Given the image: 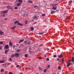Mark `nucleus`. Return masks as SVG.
Instances as JSON below:
<instances>
[{
    "instance_id": "obj_1",
    "label": "nucleus",
    "mask_w": 74,
    "mask_h": 74,
    "mask_svg": "<svg viewBox=\"0 0 74 74\" xmlns=\"http://www.w3.org/2000/svg\"><path fill=\"white\" fill-rule=\"evenodd\" d=\"M58 5V3H55L53 5L52 8L53 10H56L57 9V6L56 5Z\"/></svg>"
},
{
    "instance_id": "obj_2",
    "label": "nucleus",
    "mask_w": 74,
    "mask_h": 74,
    "mask_svg": "<svg viewBox=\"0 0 74 74\" xmlns=\"http://www.w3.org/2000/svg\"><path fill=\"white\" fill-rule=\"evenodd\" d=\"M7 8H8V9H10V10H13L14 9V8H12L10 6H7Z\"/></svg>"
},
{
    "instance_id": "obj_3",
    "label": "nucleus",
    "mask_w": 74,
    "mask_h": 74,
    "mask_svg": "<svg viewBox=\"0 0 74 74\" xmlns=\"http://www.w3.org/2000/svg\"><path fill=\"white\" fill-rule=\"evenodd\" d=\"M71 65V63L69 62H68L67 64L66 65L67 67H69V66H70Z\"/></svg>"
},
{
    "instance_id": "obj_4",
    "label": "nucleus",
    "mask_w": 74,
    "mask_h": 74,
    "mask_svg": "<svg viewBox=\"0 0 74 74\" xmlns=\"http://www.w3.org/2000/svg\"><path fill=\"white\" fill-rule=\"evenodd\" d=\"M58 57L59 58H61L63 57V55H62V54H61L60 55H58Z\"/></svg>"
},
{
    "instance_id": "obj_5",
    "label": "nucleus",
    "mask_w": 74,
    "mask_h": 74,
    "mask_svg": "<svg viewBox=\"0 0 74 74\" xmlns=\"http://www.w3.org/2000/svg\"><path fill=\"white\" fill-rule=\"evenodd\" d=\"M14 55L15 56H19V54L18 53H15Z\"/></svg>"
},
{
    "instance_id": "obj_6",
    "label": "nucleus",
    "mask_w": 74,
    "mask_h": 74,
    "mask_svg": "<svg viewBox=\"0 0 74 74\" xmlns=\"http://www.w3.org/2000/svg\"><path fill=\"white\" fill-rule=\"evenodd\" d=\"M33 19H37V16L36 15H35L33 16Z\"/></svg>"
},
{
    "instance_id": "obj_7",
    "label": "nucleus",
    "mask_w": 74,
    "mask_h": 74,
    "mask_svg": "<svg viewBox=\"0 0 74 74\" xmlns=\"http://www.w3.org/2000/svg\"><path fill=\"white\" fill-rule=\"evenodd\" d=\"M7 12H8V10H5L2 12L3 13H7Z\"/></svg>"
},
{
    "instance_id": "obj_8",
    "label": "nucleus",
    "mask_w": 74,
    "mask_h": 74,
    "mask_svg": "<svg viewBox=\"0 0 74 74\" xmlns=\"http://www.w3.org/2000/svg\"><path fill=\"white\" fill-rule=\"evenodd\" d=\"M5 48H6V49L8 48V47H9L8 45H6L5 46Z\"/></svg>"
},
{
    "instance_id": "obj_9",
    "label": "nucleus",
    "mask_w": 74,
    "mask_h": 74,
    "mask_svg": "<svg viewBox=\"0 0 74 74\" xmlns=\"http://www.w3.org/2000/svg\"><path fill=\"white\" fill-rule=\"evenodd\" d=\"M11 58H14V57H15V54H12L11 56Z\"/></svg>"
},
{
    "instance_id": "obj_10",
    "label": "nucleus",
    "mask_w": 74,
    "mask_h": 74,
    "mask_svg": "<svg viewBox=\"0 0 74 74\" xmlns=\"http://www.w3.org/2000/svg\"><path fill=\"white\" fill-rule=\"evenodd\" d=\"M20 5H21V3H18L17 4V7H19Z\"/></svg>"
},
{
    "instance_id": "obj_11",
    "label": "nucleus",
    "mask_w": 74,
    "mask_h": 74,
    "mask_svg": "<svg viewBox=\"0 0 74 74\" xmlns=\"http://www.w3.org/2000/svg\"><path fill=\"white\" fill-rule=\"evenodd\" d=\"M23 41H24V40L23 39L20 40V41L19 42V43H21V42H22Z\"/></svg>"
},
{
    "instance_id": "obj_12",
    "label": "nucleus",
    "mask_w": 74,
    "mask_h": 74,
    "mask_svg": "<svg viewBox=\"0 0 74 74\" xmlns=\"http://www.w3.org/2000/svg\"><path fill=\"white\" fill-rule=\"evenodd\" d=\"M17 25H20V26H22V25H23L22 24L20 23H17Z\"/></svg>"
},
{
    "instance_id": "obj_13",
    "label": "nucleus",
    "mask_w": 74,
    "mask_h": 74,
    "mask_svg": "<svg viewBox=\"0 0 74 74\" xmlns=\"http://www.w3.org/2000/svg\"><path fill=\"white\" fill-rule=\"evenodd\" d=\"M27 2L28 3H33V1H31L30 0H28Z\"/></svg>"
},
{
    "instance_id": "obj_14",
    "label": "nucleus",
    "mask_w": 74,
    "mask_h": 74,
    "mask_svg": "<svg viewBox=\"0 0 74 74\" xmlns=\"http://www.w3.org/2000/svg\"><path fill=\"white\" fill-rule=\"evenodd\" d=\"M51 14H54V13H55V11H51Z\"/></svg>"
},
{
    "instance_id": "obj_15",
    "label": "nucleus",
    "mask_w": 74,
    "mask_h": 74,
    "mask_svg": "<svg viewBox=\"0 0 74 74\" xmlns=\"http://www.w3.org/2000/svg\"><path fill=\"white\" fill-rule=\"evenodd\" d=\"M19 22V21H16L15 22H14V23H15V24H16V23H18Z\"/></svg>"
},
{
    "instance_id": "obj_16",
    "label": "nucleus",
    "mask_w": 74,
    "mask_h": 74,
    "mask_svg": "<svg viewBox=\"0 0 74 74\" xmlns=\"http://www.w3.org/2000/svg\"><path fill=\"white\" fill-rule=\"evenodd\" d=\"M3 32H1V30H0V34H1V35H3Z\"/></svg>"
},
{
    "instance_id": "obj_17",
    "label": "nucleus",
    "mask_w": 74,
    "mask_h": 74,
    "mask_svg": "<svg viewBox=\"0 0 74 74\" xmlns=\"http://www.w3.org/2000/svg\"><path fill=\"white\" fill-rule=\"evenodd\" d=\"M44 34V32H40L39 33V34L40 35H42Z\"/></svg>"
},
{
    "instance_id": "obj_18",
    "label": "nucleus",
    "mask_w": 74,
    "mask_h": 74,
    "mask_svg": "<svg viewBox=\"0 0 74 74\" xmlns=\"http://www.w3.org/2000/svg\"><path fill=\"white\" fill-rule=\"evenodd\" d=\"M24 56L25 58H27V56H28V54H25Z\"/></svg>"
},
{
    "instance_id": "obj_19",
    "label": "nucleus",
    "mask_w": 74,
    "mask_h": 74,
    "mask_svg": "<svg viewBox=\"0 0 74 74\" xmlns=\"http://www.w3.org/2000/svg\"><path fill=\"white\" fill-rule=\"evenodd\" d=\"M18 1L19 3H22L23 2L22 0H18Z\"/></svg>"
},
{
    "instance_id": "obj_20",
    "label": "nucleus",
    "mask_w": 74,
    "mask_h": 74,
    "mask_svg": "<svg viewBox=\"0 0 74 74\" xmlns=\"http://www.w3.org/2000/svg\"><path fill=\"white\" fill-rule=\"evenodd\" d=\"M72 62H73L74 61V58L73 57H72Z\"/></svg>"
},
{
    "instance_id": "obj_21",
    "label": "nucleus",
    "mask_w": 74,
    "mask_h": 74,
    "mask_svg": "<svg viewBox=\"0 0 74 74\" xmlns=\"http://www.w3.org/2000/svg\"><path fill=\"white\" fill-rule=\"evenodd\" d=\"M15 28H16V26H14L13 27H12L11 29H15Z\"/></svg>"
},
{
    "instance_id": "obj_22",
    "label": "nucleus",
    "mask_w": 74,
    "mask_h": 74,
    "mask_svg": "<svg viewBox=\"0 0 74 74\" xmlns=\"http://www.w3.org/2000/svg\"><path fill=\"white\" fill-rule=\"evenodd\" d=\"M4 61L2 60L0 61V63H4Z\"/></svg>"
},
{
    "instance_id": "obj_23",
    "label": "nucleus",
    "mask_w": 74,
    "mask_h": 74,
    "mask_svg": "<svg viewBox=\"0 0 74 74\" xmlns=\"http://www.w3.org/2000/svg\"><path fill=\"white\" fill-rule=\"evenodd\" d=\"M72 2V1H70L69 2V4H71V3Z\"/></svg>"
},
{
    "instance_id": "obj_24",
    "label": "nucleus",
    "mask_w": 74,
    "mask_h": 74,
    "mask_svg": "<svg viewBox=\"0 0 74 74\" xmlns=\"http://www.w3.org/2000/svg\"><path fill=\"white\" fill-rule=\"evenodd\" d=\"M58 70H60V69H61V67H60V66H58Z\"/></svg>"
},
{
    "instance_id": "obj_25",
    "label": "nucleus",
    "mask_w": 74,
    "mask_h": 74,
    "mask_svg": "<svg viewBox=\"0 0 74 74\" xmlns=\"http://www.w3.org/2000/svg\"><path fill=\"white\" fill-rule=\"evenodd\" d=\"M7 52H8V50H5V53H7Z\"/></svg>"
},
{
    "instance_id": "obj_26",
    "label": "nucleus",
    "mask_w": 74,
    "mask_h": 74,
    "mask_svg": "<svg viewBox=\"0 0 74 74\" xmlns=\"http://www.w3.org/2000/svg\"><path fill=\"white\" fill-rule=\"evenodd\" d=\"M9 61H10V62H12V59L11 58H10V59L9 60Z\"/></svg>"
},
{
    "instance_id": "obj_27",
    "label": "nucleus",
    "mask_w": 74,
    "mask_h": 74,
    "mask_svg": "<svg viewBox=\"0 0 74 74\" xmlns=\"http://www.w3.org/2000/svg\"><path fill=\"white\" fill-rule=\"evenodd\" d=\"M31 30H34V28L33 27H32L31 28Z\"/></svg>"
},
{
    "instance_id": "obj_28",
    "label": "nucleus",
    "mask_w": 74,
    "mask_h": 74,
    "mask_svg": "<svg viewBox=\"0 0 74 74\" xmlns=\"http://www.w3.org/2000/svg\"><path fill=\"white\" fill-rule=\"evenodd\" d=\"M3 44V42L2 41L0 42V44Z\"/></svg>"
},
{
    "instance_id": "obj_29",
    "label": "nucleus",
    "mask_w": 74,
    "mask_h": 74,
    "mask_svg": "<svg viewBox=\"0 0 74 74\" xmlns=\"http://www.w3.org/2000/svg\"><path fill=\"white\" fill-rule=\"evenodd\" d=\"M3 71H4V69H1V72H3Z\"/></svg>"
},
{
    "instance_id": "obj_30",
    "label": "nucleus",
    "mask_w": 74,
    "mask_h": 74,
    "mask_svg": "<svg viewBox=\"0 0 74 74\" xmlns=\"http://www.w3.org/2000/svg\"><path fill=\"white\" fill-rule=\"evenodd\" d=\"M37 22L35 21V22H34V24H37Z\"/></svg>"
},
{
    "instance_id": "obj_31",
    "label": "nucleus",
    "mask_w": 74,
    "mask_h": 74,
    "mask_svg": "<svg viewBox=\"0 0 74 74\" xmlns=\"http://www.w3.org/2000/svg\"><path fill=\"white\" fill-rule=\"evenodd\" d=\"M47 71V69H45L44 70V73H45V72H46V71Z\"/></svg>"
},
{
    "instance_id": "obj_32",
    "label": "nucleus",
    "mask_w": 74,
    "mask_h": 74,
    "mask_svg": "<svg viewBox=\"0 0 74 74\" xmlns=\"http://www.w3.org/2000/svg\"><path fill=\"white\" fill-rule=\"evenodd\" d=\"M54 58H56V55H54L53 56Z\"/></svg>"
},
{
    "instance_id": "obj_33",
    "label": "nucleus",
    "mask_w": 74,
    "mask_h": 74,
    "mask_svg": "<svg viewBox=\"0 0 74 74\" xmlns=\"http://www.w3.org/2000/svg\"><path fill=\"white\" fill-rule=\"evenodd\" d=\"M62 63H64V59H62Z\"/></svg>"
},
{
    "instance_id": "obj_34",
    "label": "nucleus",
    "mask_w": 74,
    "mask_h": 74,
    "mask_svg": "<svg viewBox=\"0 0 74 74\" xmlns=\"http://www.w3.org/2000/svg\"><path fill=\"white\" fill-rule=\"evenodd\" d=\"M38 69L40 70H42V69L40 67H38Z\"/></svg>"
},
{
    "instance_id": "obj_35",
    "label": "nucleus",
    "mask_w": 74,
    "mask_h": 74,
    "mask_svg": "<svg viewBox=\"0 0 74 74\" xmlns=\"http://www.w3.org/2000/svg\"><path fill=\"white\" fill-rule=\"evenodd\" d=\"M45 14H43L42 15V16H45Z\"/></svg>"
},
{
    "instance_id": "obj_36",
    "label": "nucleus",
    "mask_w": 74,
    "mask_h": 74,
    "mask_svg": "<svg viewBox=\"0 0 74 74\" xmlns=\"http://www.w3.org/2000/svg\"><path fill=\"white\" fill-rule=\"evenodd\" d=\"M47 61H49V59L48 58H47Z\"/></svg>"
},
{
    "instance_id": "obj_37",
    "label": "nucleus",
    "mask_w": 74,
    "mask_h": 74,
    "mask_svg": "<svg viewBox=\"0 0 74 74\" xmlns=\"http://www.w3.org/2000/svg\"><path fill=\"white\" fill-rule=\"evenodd\" d=\"M19 65H17L16 66V67H19Z\"/></svg>"
},
{
    "instance_id": "obj_38",
    "label": "nucleus",
    "mask_w": 74,
    "mask_h": 74,
    "mask_svg": "<svg viewBox=\"0 0 74 74\" xmlns=\"http://www.w3.org/2000/svg\"><path fill=\"white\" fill-rule=\"evenodd\" d=\"M39 59H41V57H39L38 58Z\"/></svg>"
},
{
    "instance_id": "obj_39",
    "label": "nucleus",
    "mask_w": 74,
    "mask_h": 74,
    "mask_svg": "<svg viewBox=\"0 0 74 74\" xmlns=\"http://www.w3.org/2000/svg\"><path fill=\"white\" fill-rule=\"evenodd\" d=\"M27 44H30V42H27Z\"/></svg>"
},
{
    "instance_id": "obj_40",
    "label": "nucleus",
    "mask_w": 74,
    "mask_h": 74,
    "mask_svg": "<svg viewBox=\"0 0 74 74\" xmlns=\"http://www.w3.org/2000/svg\"><path fill=\"white\" fill-rule=\"evenodd\" d=\"M10 45H12V43H11V42H10Z\"/></svg>"
},
{
    "instance_id": "obj_41",
    "label": "nucleus",
    "mask_w": 74,
    "mask_h": 74,
    "mask_svg": "<svg viewBox=\"0 0 74 74\" xmlns=\"http://www.w3.org/2000/svg\"><path fill=\"white\" fill-rule=\"evenodd\" d=\"M25 23L26 24H27V21H25Z\"/></svg>"
},
{
    "instance_id": "obj_42",
    "label": "nucleus",
    "mask_w": 74,
    "mask_h": 74,
    "mask_svg": "<svg viewBox=\"0 0 74 74\" xmlns=\"http://www.w3.org/2000/svg\"><path fill=\"white\" fill-rule=\"evenodd\" d=\"M21 51V50L19 49H18V50L17 51V52H19V51Z\"/></svg>"
},
{
    "instance_id": "obj_43",
    "label": "nucleus",
    "mask_w": 74,
    "mask_h": 74,
    "mask_svg": "<svg viewBox=\"0 0 74 74\" xmlns=\"http://www.w3.org/2000/svg\"><path fill=\"white\" fill-rule=\"evenodd\" d=\"M14 9H16H16H18V8H17L16 7H15L14 8Z\"/></svg>"
},
{
    "instance_id": "obj_44",
    "label": "nucleus",
    "mask_w": 74,
    "mask_h": 74,
    "mask_svg": "<svg viewBox=\"0 0 74 74\" xmlns=\"http://www.w3.org/2000/svg\"><path fill=\"white\" fill-rule=\"evenodd\" d=\"M9 74H13L12 73V72H10L9 73Z\"/></svg>"
},
{
    "instance_id": "obj_45",
    "label": "nucleus",
    "mask_w": 74,
    "mask_h": 74,
    "mask_svg": "<svg viewBox=\"0 0 74 74\" xmlns=\"http://www.w3.org/2000/svg\"><path fill=\"white\" fill-rule=\"evenodd\" d=\"M24 42H25V44H27V42H26V41H24Z\"/></svg>"
},
{
    "instance_id": "obj_46",
    "label": "nucleus",
    "mask_w": 74,
    "mask_h": 74,
    "mask_svg": "<svg viewBox=\"0 0 74 74\" xmlns=\"http://www.w3.org/2000/svg\"><path fill=\"white\" fill-rule=\"evenodd\" d=\"M2 49V47H1L0 46V49Z\"/></svg>"
},
{
    "instance_id": "obj_47",
    "label": "nucleus",
    "mask_w": 74,
    "mask_h": 74,
    "mask_svg": "<svg viewBox=\"0 0 74 74\" xmlns=\"http://www.w3.org/2000/svg\"><path fill=\"white\" fill-rule=\"evenodd\" d=\"M48 67H49H49H50V65H48Z\"/></svg>"
},
{
    "instance_id": "obj_48",
    "label": "nucleus",
    "mask_w": 74,
    "mask_h": 74,
    "mask_svg": "<svg viewBox=\"0 0 74 74\" xmlns=\"http://www.w3.org/2000/svg\"><path fill=\"white\" fill-rule=\"evenodd\" d=\"M5 21H6V20H7V18H5Z\"/></svg>"
},
{
    "instance_id": "obj_49",
    "label": "nucleus",
    "mask_w": 74,
    "mask_h": 74,
    "mask_svg": "<svg viewBox=\"0 0 74 74\" xmlns=\"http://www.w3.org/2000/svg\"><path fill=\"white\" fill-rule=\"evenodd\" d=\"M37 7V5H35L34 6V8H36V7Z\"/></svg>"
},
{
    "instance_id": "obj_50",
    "label": "nucleus",
    "mask_w": 74,
    "mask_h": 74,
    "mask_svg": "<svg viewBox=\"0 0 74 74\" xmlns=\"http://www.w3.org/2000/svg\"><path fill=\"white\" fill-rule=\"evenodd\" d=\"M58 61L59 63H60V60H59Z\"/></svg>"
},
{
    "instance_id": "obj_51",
    "label": "nucleus",
    "mask_w": 74,
    "mask_h": 74,
    "mask_svg": "<svg viewBox=\"0 0 74 74\" xmlns=\"http://www.w3.org/2000/svg\"><path fill=\"white\" fill-rule=\"evenodd\" d=\"M45 57H47V55L45 54Z\"/></svg>"
},
{
    "instance_id": "obj_52",
    "label": "nucleus",
    "mask_w": 74,
    "mask_h": 74,
    "mask_svg": "<svg viewBox=\"0 0 74 74\" xmlns=\"http://www.w3.org/2000/svg\"><path fill=\"white\" fill-rule=\"evenodd\" d=\"M68 62H69V63H70V61L69 60L68 61Z\"/></svg>"
},
{
    "instance_id": "obj_53",
    "label": "nucleus",
    "mask_w": 74,
    "mask_h": 74,
    "mask_svg": "<svg viewBox=\"0 0 74 74\" xmlns=\"http://www.w3.org/2000/svg\"><path fill=\"white\" fill-rule=\"evenodd\" d=\"M3 17H5V14H3Z\"/></svg>"
},
{
    "instance_id": "obj_54",
    "label": "nucleus",
    "mask_w": 74,
    "mask_h": 74,
    "mask_svg": "<svg viewBox=\"0 0 74 74\" xmlns=\"http://www.w3.org/2000/svg\"><path fill=\"white\" fill-rule=\"evenodd\" d=\"M57 60H58H58H59V58H57Z\"/></svg>"
},
{
    "instance_id": "obj_55",
    "label": "nucleus",
    "mask_w": 74,
    "mask_h": 74,
    "mask_svg": "<svg viewBox=\"0 0 74 74\" xmlns=\"http://www.w3.org/2000/svg\"><path fill=\"white\" fill-rule=\"evenodd\" d=\"M13 47H15V45H14L13 46Z\"/></svg>"
},
{
    "instance_id": "obj_56",
    "label": "nucleus",
    "mask_w": 74,
    "mask_h": 74,
    "mask_svg": "<svg viewBox=\"0 0 74 74\" xmlns=\"http://www.w3.org/2000/svg\"><path fill=\"white\" fill-rule=\"evenodd\" d=\"M47 50H49V49L47 48Z\"/></svg>"
},
{
    "instance_id": "obj_57",
    "label": "nucleus",
    "mask_w": 74,
    "mask_h": 74,
    "mask_svg": "<svg viewBox=\"0 0 74 74\" xmlns=\"http://www.w3.org/2000/svg\"><path fill=\"white\" fill-rule=\"evenodd\" d=\"M28 37V36H27L26 37V38H27Z\"/></svg>"
},
{
    "instance_id": "obj_58",
    "label": "nucleus",
    "mask_w": 74,
    "mask_h": 74,
    "mask_svg": "<svg viewBox=\"0 0 74 74\" xmlns=\"http://www.w3.org/2000/svg\"><path fill=\"white\" fill-rule=\"evenodd\" d=\"M23 70H24V68H23Z\"/></svg>"
},
{
    "instance_id": "obj_59",
    "label": "nucleus",
    "mask_w": 74,
    "mask_h": 74,
    "mask_svg": "<svg viewBox=\"0 0 74 74\" xmlns=\"http://www.w3.org/2000/svg\"><path fill=\"white\" fill-rule=\"evenodd\" d=\"M29 52H31V51H29Z\"/></svg>"
}]
</instances>
